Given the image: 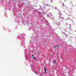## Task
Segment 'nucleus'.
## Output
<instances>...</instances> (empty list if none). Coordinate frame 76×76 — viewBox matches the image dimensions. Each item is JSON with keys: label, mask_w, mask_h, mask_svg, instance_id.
<instances>
[{"label": "nucleus", "mask_w": 76, "mask_h": 76, "mask_svg": "<svg viewBox=\"0 0 76 76\" xmlns=\"http://www.w3.org/2000/svg\"><path fill=\"white\" fill-rule=\"evenodd\" d=\"M44 7L45 8V7Z\"/></svg>", "instance_id": "nucleus-34"}, {"label": "nucleus", "mask_w": 76, "mask_h": 76, "mask_svg": "<svg viewBox=\"0 0 76 76\" xmlns=\"http://www.w3.org/2000/svg\"><path fill=\"white\" fill-rule=\"evenodd\" d=\"M69 16H71V15H69Z\"/></svg>", "instance_id": "nucleus-39"}, {"label": "nucleus", "mask_w": 76, "mask_h": 76, "mask_svg": "<svg viewBox=\"0 0 76 76\" xmlns=\"http://www.w3.org/2000/svg\"><path fill=\"white\" fill-rule=\"evenodd\" d=\"M73 18H75L74 17Z\"/></svg>", "instance_id": "nucleus-41"}, {"label": "nucleus", "mask_w": 76, "mask_h": 76, "mask_svg": "<svg viewBox=\"0 0 76 76\" xmlns=\"http://www.w3.org/2000/svg\"><path fill=\"white\" fill-rule=\"evenodd\" d=\"M34 1H35V0H34Z\"/></svg>", "instance_id": "nucleus-40"}, {"label": "nucleus", "mask_w": 76, "mask_h": 76, "mask_svg": "<svg viewBox=\"0 0 76 76\" xmlns=\"http://www.w3.org/2000/svg\"><path fill=\"white\" fill-rule=\"evenodd\" d=\"M35 30H36V29L35 28H34V31H35Z\"/></svg>", "instance_id": "nucleus-21"}, {"label": "nucleus", "mask_w": 76, "mask_h": 76, "mask_svg": "<svg viewBox=\"0 0 76 76\" xmlns=\"http://www.w3.org/2000/svg\"><path fill=\"white\" fill-rule=\"evenodd\" d=\"M69 28H71V24H69Z\"/></svg>", "instance_id": "nucleus-16"}, {"label": "nucleus", "mask_w": 76, "mask_h": 76, "mask_svg": "<svg viewBox=\"0 0 76 76\" xmlns=\"http://www.w3.org/2000/svg\"><path fill=\"white\" fill-rule=\"evenodd\" d=\"M47 17H50V16H49V15H47Z\"/></svg>", "instance_id": "nucleus-18"}, {"label": "nucleus", "mask_w": 76, "mask_h": 76, "mask_svg": "<svg viewBox=\"0 0 76 76\" xmlns=\"http://www.w3.org/2000/svg\"><path fill=\"white\" fill-rule=\"evenodd\" d=\"M32 56L34 57V55H32Z\"/></svg>", "instance_id": "nucleus-26"}, {"label": "nucleus", "mask_w": 76, "mask_h": 76, "mask_svg": "<svg viewBox=\"0 0 76 76\" xmlns=\"http://www.w3.org/2000/svg\"><path fill=\"white\" fill-rule=\"evenodd\" d=\"M28 59V57H26V60H27V59Z\"/></svg>", "instance_id": "nucleus-17"}, {"label": "nucleus", "mask_w": 76, "mask_h": 76, "mask_svg": "<svg viewBox=\"0 0 76 76\" xmlns=\"http://www.w3.org/2000/svg\"><path fill=\"white\" fill-rule=\"evenodd\" d=\"M44 70L45 71H47V69H46V67H44Z\"/></svg>", "instance_id": "nucleus-11"}, {"label": "nucleus", "mask_w": 76, "mask_h": 76, "mask_svg": "<svg viewBox=\"0 0 76 76\" xmlns=\"http://www.w3.org/2000/svg\"><path fill=\"white\" fill-rule=\"evenodd\" d=\"M56 61H54V63H56Z\"/></svg>", "instance_id": "nucleus-19"}, {"label": "nucleus", "mask_w": 76, "mask_h": 76, "mask_svg": "<svg viewBox=\"0 0 76 76\" xmlns=\"http://www.w3.org/2000/svg\"><path fill=\"white\" fill-rule=\"evenodd\" d=\"M46 23L47 25H48H48H49V23H48V21H46Z\"/></svg>", "instance_id": "nucleus-6"}, {"label": "nucleus", "mask_w": 76, "mask_h": 76, "mask_svg": "<svg viewBox=\"0 0 76 76\" xmlns=\"http://www.w3.org/2000/svg\"><path fill=\"white\" fill-rule=\"evenodd\" d=\"M49 15H50V18L51 19H54V17H53V16L52 15V13H50L49 14Z\"/></svg>", "instance_id": "nucleus-4"}, {"label": "nucleus", "mask_w": 76, "mask_h": 76, "mask_svg": "<svg viewBox=\"0 0 76 76\" xmlns=\"http://www.w3.org/2000/svg\"><path fill=\"white\" fill-rule=\"evenodd\" d=\"M33 60H36L37 59V58H35L34 57H33Z\"/></svg>", "instance_id": "nucleus-10"}, {"label": "nucleus", "mask_w": 76, "mask_h": 76, "mask_svg": "<svg viewBox=\"0 0 76 76\" xmlns=\"http://www.w3.org/2000/svg\"><path fill=\"white\" fill-rule=\"evenodd\" d=\"M26 36V35L24 34H20L19 37H18V39H20V38H20V39H21V45L22 46H23V45H25V42H24V40H23V37L24 38H25V37Z\"/></svg>", "instance_id": "nucleus-1"}, {"label": "nucleus", "mask_w": 76, "mask_h": 76, "mask_svg": "<svg viewBox=\"0 0 76 76\" xmlns=\"http://www.w3.org/2000/svg\"><path fill=\"white\" fill-rule=\"evenodd\" d=\"M62 5H63V6H64V3H63L62 4Z\"/></svg>", "instance_id": "nucleus-23"}, {"label": "nucleus", "mask_w": 76, "mask_h": 76, "mask_svg": "<svg viewBox=\"0 0 76 76\" xmlns=\"http://www.w3.org/2000/svg\"><path fill=\"white\" fill-rule=\"evenodd\" d=\"M75 31V32H76V30H75V31Z\"/></svg>", "instance_id": "nucleus-30"}, {"label": "nucleus", "mask_w": 76, "mask_h": 76, "mask_svg": "<svg viewBox=\"0 0 76 76\" xmlns=\"http://www.w3.org/2000/svg\"><path fill=\"white\" fill-rule=\"evenodd\" d=\"M58 14L59 16V20H60L61 22H63V21H62V20H63L64 19V18L63 17V15L61 13V11H59L58 10Z\"/></svg>", "instance_id": "nucleus-2"}, {"label": "nucleus", "mask_w": 76, "mask_h": 76, "mask_svg": "<svg viewBox=\"0 0 76 76\" xmlns=\"http://www.w3.org/2000/svg\"><path fill=\"white\" fill-rule=\"evenodd\" d=\"M68 34L66 35V34H65V37H68Z\"/></svg>", "instance_id": "nucleus-14"}, {"label": "nucleus", "mask_w": 76, "mask_h": 76, "mask_svg": "<svg viewBox=\"0 0 76 76\" xmlns=\"http://www.w3.org/2000/svg\"><path fill=\"white\" fill-rule=\"evenodd\" d=\"M54 25L56 26V25H57V26H59L60 25H61V22H59L57 23V21H54Z\"/></svg>", "instance_id": "nucleus-3"}, {"label": "nucleus", "mask_w": 76, "mask_h": 76, "mask_svg": "<svg viewBox=\"0 0 76 76\" xmlns=\"http://www.w3.org/2000/svg\"><path fill=\"white\" fill-rule=\"evenodd\" d=\"M30 67H31V65H30Z\"/></svg>", "instance_id": "nucleus-35"}, {"label": "nucleus", "mask_w": 76, "mask_h": 76, "mask_svg": "<svg viewBox=\"0 0 76 76\" xmlns=\"http://www.w3.org/2000/svg\"><path fill=\"white\" fill-rule=\"evenodd\" d=\"M44 73L45 74H46V73H47V71H44Z\"/></svg>", "instance_id": "nucleus-12"}, {"label": "nucleus", "mask_w": 76, "mask_h": 76, "mask_svg": "<svg viewBox=\"0 0 76 76\" xmlns=\"http://www.w3.org/2000/svg\"><path fill=\"white\" fill-rule=\"evenodd\" d=\"M72 6H73V4H72Z\"/></svg>", "instance_id": "nucleus-28"}, {"label": "nucleus", "mask_w": 76, "mask_h": 76, "mask_svg": "<svg viewBox=\"0 0 76 76\" xmlns=\"http://www.w3.org/2000/svg\"><path fill=\"white\" fill-rule=\"evenodd\" d=\"M76 6V5H75V6Z\"/></svg>", "instance_id": "nucleus-38"}, {"label": "nucleus", "mask_w": 76, "mask_h": 76, "mask_svg": "<svg viewBox=\"0 0 76 76\" xmlns=\"http://www.w3.org/2000/svg\"><path fill=\"white\" fill-rule=\"evenodd\" d=\"M66 25H68V23H66Z\"/></svg>", "instance_id": "nucleus-24"}, {"label": "nucleus", "mask_w": 76, "mask_h": 76, "mask_svg": "<svg viewBox=\"0 0 76 76\" xmlns=\"http://www.w3.org/2000/svg\"><path fill=\"white\" fill-rule=\"evenodd\" d=\"M63 34H64L65 35L66 34H65L64 33H63Z\"/></svg>", "instance_id": "nucleus-25"}, {"label": "nucleus", "mask_w": 76, "mask_h": 76, "mask_svg": "<svg viewBox=\"0 0 76 76\" xmlns=\"http://www.w3.org/2000/svg\"><path fill=\"white\" fill-rule=\"evenodd\" d=\"M6 15V14H5V15Z\"/></svg>", "instance_id": "nucleus-36"}, {"label": "nucleus", "mask_w": 76, "mask_h": 76, "mask_svg": "<svg viewBox=\"0 0 76 76\" xmlns=\"http://www.w3.org/2000/svg\"><path fill=\"white\" fill-rule=\"evenodd\" d=\"M66 1V0H64V1Z\"/></svg>", "instance_id": "nucleus-32"}, {"label": "nucleus", "mask_w": 76, "mask_h": 76, "mask_svg": "<svg viewBox=\"0 0 76 76\" xmlns=\"http://www.w3.org/2000/svg\"><path fill=\"white\" fill-rule=\"evenodd\" d=\"M46 13V12H41L40 14H45Z\"/></svg>", "instance_id": "nucleus-5"}, {"label": "nucleus", "mask_w": 76, "mask_h": 76, "mask_svg": "<svg viewBox=\"0 0 76 76\" xmlns=\"http://www.w3.org/2000/svg\"><path fill=\"white\" fill-rule=\"evenodd\" d=\"M34 73H36V74H37V72H36V71H34Z\"/></svg>", "instance_id": "nucleus-15"}, {"label": "nucleus", "mask_w": 76, "mask_h": 76, "mask_svg": "<svg viewBox=\"0 0 76 76\" xmlns=\"http://www.w3.org/2000/svg\"><path fill=\"white\" fill-rule=\"evenodd\" d=\"M68 28H66V29H67Z\"/></svg>", "instance_id": "nucleus-37"}, {"label": "nucleus", "mask_w": 76, "mask_h": 76, "mask_svg": "<svg viewBox=\"0 0 76 76\" xmlns=\"http://www.w3.org/2000/svg\"><path fill=\"white\" fill-rule=\"evenodd\" d=\"M69 30L70 31H73V29L71 28H69Z\"/></svg>", "instance_id": "nucleus-8"}, {"label": "nucleus", "mask_w": 76, "mask_h": 76, "mask_svg": "<svg viewBox=\"0 0 76 76\" xmlns=\"http://www.w3.org/2000/svg\"><path fill=\"white\" fill-rule=\"evenodd\" d=\"M25 57H26V55H25Z\"/></svg>", "instance_id": "nucleus-31"}, {"label": "nucleus", "mask_w": 76, "mask_h": 76, "mask_svg": "<svg viewBox=\"0 0 76 76\" xmlns=\"http://www.w3.org/2000/svg\"><path fill=\"white\" fill-rule=\"evenodd\" d=\"M51 0V2L52 3L53 2V0Z\"/></svg>", "instance_id": "nucleus-22"}, {"label": "nucleus", "mask_w": 76, "mask_h": 76, "mask_svg": "<svg viewBox=\"0 0 76 76\" xmlns=\"http://www.w3.org/2000/svg\"><path fill=\"white\" fill-rule=\"evenodd\" d=\"M30 8L31 9H33V7L32 6L30 7Z\"/></svg>", "instance_id": "nucleus-13"}, {"label": "nucleus", "mask_w": 76, "mask_h": 76, "mask_svg": "<svg viewBox=\"0 0 76 76\" xmlns=\"http://www.w3.org/2000/svg\"><path fill=\"white\" fill-rule=\"evenodd\" d=\"M70 37L71 38H72V37H71V36H70Z\"/></svg>", "instance_id": "nucleus-33"}, {"label": "nucleus", "mask_w": 76, "mask_h": 76, "mask_svg": "<svg viewBox=\"0 0 76 76\" xmlns=\"http://www.w3.org/2000/svg\"><path fill=\"white\" fill-rule=\"evenodd\" d=\"M40 7H41V8H42V7L40 6Z\"/></svg>", "instance_id": "nucleus-29"}, {"label": "nucleus", "mask_w": 76, "mask_h": 76, "mask_svg": "<svg viewBox=\"0 0 76 76\" xmlns=\"http://www.w3.org/2000/svg\"><path fill=\"white\" fill-rule=\"evenodd\" d=\"M53 9H56L57 7H53Z\"/></svg>", "instance_id": "nucleus-7"}, {"label": "nucleus", "mask_w": 76, "mask_h": 76, "mask_svg": "<svg viewBox=\"0 0 76 76\" xmlns=\"http://www.w3.org/2000/svg\"><path fill=\"white\" fill-rule=\"evenodd\" d=\"M69 19V18H68V19H66V20H67V19Z\"/></svg>", "instance_id": "nucleus-27"}, {"label": "nucleus", "mask_w": 76, "mask_h": 76, "mask_svg": "<svg viewBox=\"0 0 76 76\" xmlns=\"http://www.w3.org/2000/svg\"><path fill=\"white\" fill-rule=\"evenodd\" d=\"M45 5H46V6H50L48 5V4L47 5H46V4H45Z\"/></svg>", "instance_id": "nucleus-9"}, {"label": "nucleus", "mask_w": 76, "mask_h": 76, "mask_svg": "<svg viewBox=\"0 0 76 76\" xmlns=\"http://www.w3.org/2000/svg\"><path fill=\"white\" fill-rule=\"evenodd\" d=\"M58 47V45H57L56 46H54V47Z\"/></svg>", "instance_id": "nucleus-20"}]
</instances>
